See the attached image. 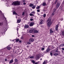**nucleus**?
<instances>
[{"instance_id":"1","label":"nucleus","mask_w":64,"mask_h":64,"mask_svg":"<svg viewBox=\"0 0 64 64\" xmlns=\"http://www.w3.org/2000/svg\"><path fill=\"white\" fill-rule=\"evenodd\" d=\"M4 19L5 20V21L4 22V25H5V27L4 28V30H2V31L0 32V33L1 34H3V33L5 31H6L7 30L8 28V24H7V20H6V18H4Z\"/></svg>"},{"instance_id":"2","label":"nucleus","mask_w":64,"mask_h":64,"mask_svg":"<svg viewBox=\"0 0 64 64\" xmlns=\"http://www.w3.org/2000/svg\"><path fill=\"white\" fill-rule=\"evenodd\" d=\"M48 23V27H50L51 26V25L52 24V22H51V18H49L46 21Z\"/></svg>"},{"instance_id":"3","label":"nucleus","mask_w":64,"mask_h":64,"mask_svg":"<svg viewBox=\"0 0 64 64\" xmlns=\"http://www.w3.org/2000/svg\"><path fill=\"white\" fill-rule=\"evenodd\" d=\"M20 2L18 1L14 2L12 4V6H18L20 5Z\"/></svg>"},{"instance_id":"4","label":"nucleus","mask_w":64,"mask_h":64,"mask_svg":"<svg viewBox=\"0 0 64 64\" xmlns=\"http://www.w3.org/2000/svg\"><path fill=\"white\" fill-rule=\"evenodd\" d=\"M34 41V40L33 38H30L29 41V42H33Z\"/></svg>"},{"instance_id":"5","label":"nucleus","mask_w":64,"mask_h":64,"mask_svg":"<svg viewBox=\"0 0 64 64\" xmlns=\"http://www.w3.org/2000/svg\"><path fill=\"white\" fill-rule=\"evenodd\" d=\"M34 31V29H32L31 30H29V32L30 33H32Z\"/></svg>"},{"instance_id":"6","label":"nucleus","mask_w":64,"mask_h":64,"mask_svg":"<svg viewBox=\"0 0 64 64\" xmlns=\"http://www.w3.org/2000/svg\"><path fill=\"white\" fill-rule=\"evenodd\" d=\"M60 3H58L56 5V7L57 9L59 7V6H60Z\"/></svg>"},{"instance_id":"7","label":"nucleus","mask_w":64,"mask_h":64,"mask_svg":"<svg viewBox=\"0 0 64 64\" xmlns=\"http://www.w3.org/2000/svg\"><path fill=\"white\" fill-rule=\"evenodd\" d=\"M58 27H59V26H58V25H56V26L55 29L56 31L58 30Z\"/></svg>"},{"instance_id":"8","label":"nucleus","mask_w":64,"mask_h":64,"mask_svg":"<svg viewBox=\"0 0 64 64\" xmlns=\"http://www.w3.org/2000/svg\"><path fill=\"white\" fill-rule=\"evenodd\" d=\"M34 23L33 22H32L30 23V26H32L34 25Z\"/></svg>"},{"instance_id":"9","label":"nucleus","mask_w":64,"mask_h":64,"mask_svg":"<svg viewBox=\"0 0 64 64\" xmlns=\"http://www.w3.org/2000/svg\"><path fill=\"white\" fill-rule=\"evenodd\" d=\"M50 33H53V29L50 28Z\"/></svg>"},{"instance_id":"10","label":"nucleus","mask_w":64,"mask_h":64,"mask_svg":"<svg viewBox=\"0 0 64 64\" xmlns=\"http://www.w3.org/2000/svg\"><path fill=\"white\" fill-rule=\"evenodd\" d=\"M36 60H38V59H39V57L38 56H36Z\"/></svg>"},{"instance_id":"11","label":"nucleus","mask_w":64,"mask_h":64,"mask_svg":"<svg viewBox=\"0 0 64 64\" xmlns=\"http://www.w3.org/2000/svg\"><path fill=\"white\" fill-rule=\"evenodd\" d=\"M33 32L34 33H38V31L37 30H34V31Z\"/></svg>"},{"instance_id":"12","label":"nucleus","mask_w":64,"mask_h":64,"mask_svg":"<svg viewBox=\"0 0 64 64\" xmlns=\"http://www.w3.org/2000/svg\"><path fill=\"white\" fill-rule=\"evenodd\" d=\"M43 21L42 19H41L40 20V24H43Z\"/></svg>"},{"instance_id":"13","label":"nucleus","mask_w":64,"mask_h":64,"mask_svg":"<svg viewBox=\"0 0 64 64\" xmlns=\"http://www.w3.org/2000/svg\"><path fill=\"white\" fill-rule=\"evenodd\" d=\"M59 54L58 53H55L54 54V56H58V55H59Z\"/></svg>"},{"instance_id":"14","label":"nucleus","mask_w":64,"mask_h":64,"mask_svg":"<svg viewBox=\"0 0 64 64\" xmlns=\"http://www.w3.org/2000/svg\"><path fill=\"white\" fill-rule=\"evenodd\" d=\"M29 27V26L28 25H26L24 26L25 28H28Z\"/></svg>"},{"instance_id":"15","label":"nucleus","mask_w":64,"mask_h":64,"mask_svg":"<svg viewBox=\"0 0 64 64\" xmlns=\"http://www.w3.org/2000/svg\"><path fill=\"white\" fill-rule=\"evenodd\" d=\"M30 58L31 59H33L34 58V56H30Z\"/></svg>"},{"instance_id":"16","label":"nucleus","mask_w":64,"mask_h":64,"mask_svg":"<svg viewBox=\"0 0 64 64\" xmlns=\"http://www.w3.org/2000/svg\"><path fill=\"white\" fill-rule=\"evenodd\" d=\"M13 60L12 59L10 61L9 63H13Z\"/></svg>"},{"instance_id":"17","label":"nucleus","mask_w":64,"mask_h":64,"mask_svg":"<svg viewBox=\"0 0 64 64\" xmlns=\"http://www.w3.org/2000/svg\"><path fill=\"white\" fill-rule=\"evenodd\" d=\"M42 6H44L46 5V3L45 2H43L42 4Z\"/></svg>"},{"instance_id":"18","label":"nucleus","mask_w":64,"mask_h":64,"mask_svg":"<svg viewBox=\"0 0 64 64\" xmlns=\"http://www.w3.org/2000/svg\"><path fill=\"white\" fill-rule=\"evenodd\" d=\"M3 23H4L3 22H2V23L0 22V26H2V25H3Z\"/></svg>"},{"instance_id":"19","label":"nucleus","mask_w":64,"mask_h":64,"mask_svg":"<svg viewBox=\"0 0 64 64\" xmlns=\"http://www.w3.org/2000/svg\"><path fill=\"white\" fill-rule=\"evenodd\" d=\"M34 5L32 4H30L29 6L30 7H32L33 6H34Z\"/></svg>"},{"instance_id":"20","label":"nucleus","mask_w":64,"mask_h":64,"mask_svg":"<svg viewBox=\"0 0 64 64\" xmlns=\"http://www.w3.org/2000/svg\"><path fill=\"white\" fill-rule=\"evenodd\" d=\"M18 60H17V59L15 58L14 59V61H15L16 62H18Z\"/></svg>"},{"instance_id":"21","label":"nucleus","mask_w":64,"mask_h":64,"mask_svg":"<svg viewBox=\"0 0 64 64\" xmlns=\"http://www.w3.org/2000/svg\"><path fill=\"white\" fill-rule=\"evenodd\" d=\"M43 17L44 18H46V14H44L43 15Z\"/></svg>"},{"instance_id":"22","label":"nucleus","mask_w":64,"mask_h":64,"mask_svg":"<svg viewBox=\"0 0 64 64\" xmlns=\"http://www.w3.org/2000/svg\"><path fill=\"white\" fill-rule=\"evenodd\" d=\"M7 49L8 50H10L11 49V48L9 47H7Z\"/></svg>"},{"instance_id":"23","label":"nucleus","mask_w":64,"mask_h":64,"mask_svg":"<svg viewBox=\"0 0 64 64\" xmlns=\"http://www.w3.org/2000/svg\"><path fill=\"white\" fill-rule=\"evenodd\" d=\"M17 22L18 23H20V22H21V20H17Z\"/></svg>"},{"instance_id":"24","label":"nucleus","mask_w":64,"mask_h":64,"mask_svg":"<svg viewBox=\"0 0 64 64\" xmlns=\"http://www.w3.org/2000/svg\"><path fill=\"white\" fill-rule=\"evenodd\" d=\"M62 36H64V31H63L62 34Z\"/></svg>"},{"instance_id":"25","label":"nucleus","mask_w":64,"mask_h":64,"mask_svg":"<svg viewBox=\"0 0 64 64\" xmlns=\"http://www.w3.org/2000/svg\"><path fill=\"white\" fill-rule=\"evenodd\" d=\"M35 7H36V6H32V9H35Z\"/></svg>"},{"instance_id":"26","label":"nucleus","mask_w":64,"mask_h":64,"mask_svg":"<svg viewBox=\"0 0 64 64\" xmlns=\"http://www.w3.org/2000/svg\"><path fill=\"white\" fill-rule=\"evenodd\" d=\"M60 46L61 47H63V46H64V44H61L60 45Z\"/></svg>"},{"instance_id":"27","label":"nucleus","mask_w":64,"mask_h":64,"mask_svg":"<svg viewBox=\"0 0 64 64\" xmlns=\"http://www.w3.org/2000/svg\"><path fill=\"white\" fill-rule=\"evenodd\" d=\"M50 49H49V48H47L46 50V51L47 52H49V51H50Z\"/></svg>"},{"instance_id":"28","label":"nucleus","mask_w":64,"mask_h":64,"mask_svg":"<svg viewBox=\"0 0 64 64\" xmlns=\"http://www.w3.org/2000/svg\"><path fill=\"white\" fill-rule=\"evenodd\" d=\"M32 63H33L34 64L35 63V61L32 60Z\"/></svg>"},{"instance_id":"29","label":"nucleus","mask_w":64,"mask_h":64,"mask_svg":"<svg viewBox=\"0 0 64 64\" xmlns=\"http://www.w3.org/2000/svg\"><path fill=\"white\" fill-rule=\"evenodd\" d=\"M47 63V62H45L44 61L43 62V64H46Z\"/></svg>"},{"instance_id":"30","label":"nucleus","mask_w":64,"mask_h":64,"mask_svg":"<svg viewBox=\"0 0 64 64\" xmlns=\"http://www.w3.org/2000/svg\"><path fill=\"white\" fill-rule=\"evenodd\" d=\"M30 16H34V14H30Z\"/></svg>"},{"instance_id":"31","label":"nucleus","mask_w":64,"mask_h":64,"mask_svg":"<svg viewBox=\"0 0 64 64\" xmlns=\"http://www.w3.org/2000/svg\"><path fill=\"white\" fill-rule=\"evenodd\" d=\"M13 14H14V15H17V14L16 13V12L15 11L14 12Z\"/></svg>"},{"instance_id":"32","label":"nucleus","mask_w":64,"mask_h":64,"mask_svg":"<svg viewBox=\"0 0 64 64\" xmlns=\"http://www.w3.org/2000/svg\"><path fill=\"white\" fill-rule=\"evenodd\" d=\"M56 52H58V53H60V52H59L58 51V50H56Z\"/></svg>"},{"instance_id":"33","label":"nucleus","mask_w":64,"mask_h":64,"mask_svg":"<svg viewBox=\"0 0 64 64\" xmlns=\"http://www.w3.org/2000/svg\"><path fill=\"white\" fill-rule=\"evenodd\" d=\"M40 8V7H39V6H38L36 7V9H39Z\"/></svg>"},{"instance_id":"34","label":"nucleus","mask_w":64,"mask_h":64,"mask_svg":"<svg viewBox=\"0 0 64 64\" xmlns=\"http://www.w3.org/2000/svg\"><path fill=\"white\" fill-rule=\"evenodd\" d=\"M54 14H55V13H54V12H52V16H53V15H54Z\"/></svg>"},{"instance_id":"35","label":"nucleus","mask_w":64,"mask_h":64,"mask_svg":"<svg viewBox=\"0 0 64 64\" xmlns=\"http://www.w3.org/2000/svg\"><path fill=\"white\" fill-rule=\"evenodd\" d=\"M55 11H56V9H54L53 10V12H55Z\"/></svg>"},{"instance_id":"36","label":"nucleus","mask_w":64,"mask_h":64,"mask_svg":"<svg viewBox=\"0 0 64 64\" xmlns=\"http://www.w3.org/2000/svg\"><path fill=\"white\" fill-rule=\"evenodd\" d=\"M19 39H17L16 40V42H18V41H19Z\"/></svg>"},{"instance_id":"37","label":"nucleus","mask_w":64,"mask_h":64,"mask_svg":"<svg viewBox=\"0 0 64 64\" xmlns=\"http://www.w3.org/2000/svg\"><path fill=\"white\" fill-rule=\"evenodd\" d=\"M50 55L51 56H52V55H53V54H52L51 52H50Z\"/></svg>"},{"instance_id":"38","label":"nucleus","mask_w":64,"mask_h":64,"mask_svg":"<svg viewBox=\"0 0 64 64\" xmlns=\"http://www.w3.org/2000/svg\"><path fill=\"white\" fill-rule=\"evenodd\" d=\"M32 14H35V12L34 11H33V12H32Z\"/></svg>"},{"instance_id":"39","label":"nucleus","mask_w":64,"mask_h":64,"mask_svg":"<svg viewBox=\"0 0 64 64\" xmlns=\"http://www.w3.org/2000/svg\"><path fill=\"white\" fill-rule=\"evenodd\" d=\"M27 44H31V43L30 42H28Z\"/></svg>"},{"instance_id":"40","label":"nucleus","mask_w":64,"mask_h":64,"mask_svg":"<svg viewBox=\"0 0 64 64\" xmlns=\"http://www.w3.org/2000/svg\"><path fill=\"white\" fill-rule=\"evenodd\" d=\"M21 39H23V36H21V37H20Z\"/></svg>"},{"instance_id":"41","label":"nucleus","mask_w":64,"mask_h":64,"mask_svg":"<svg viewBox=\"0 0 64 64\" xmlns=\"http://www.w3.org/2000/svg\"><path fill=\"white\" fill-rule=\"evenodd\" d=\"M63 18H60V20H61V21H62V20H63Z\"/></svg>"},{"instance_id":"42","label":"nucleus","mask_w":64,"mask_h":64,"mask_svg":"<svg viewBox=\"0 0 64 64\" xmlns=\"http://www.w3.org/2000/svg\"><path fill=\"white\" fill-rule=\"evenodd\" d=\"M44 49H45L44 48H42V50H44Z\"/></svg>"},{"instance_id":"43","label":"nucleus","mask_w":64,"mask_h":64,"mask_svg":"<svg viewBox=\"0 0 64 64\" xmlns=\"http://www.w3.org/2000/svg\"><path fill=\"white\" fill-rule=\"evenodd\" d=\"M19 42H20V43H21V42H22V40H20L19 41Z\"/></svg>"},{"instance_id":"44","label":"nucleus","mask_w":64,"mask_h":64,"mask_svg":"<svg viewBox=\"0 0 64 64\" xmlns=\"http://www.w3.org/2000/svg\"><path fill=\"white\" fill-rule=\"evenodd\" d=\"M57 0H56V2H55V3H54V4H56V3H57Z\"/></svg>"},{"instance_id":"45","label":"nucleus","mask_w":64,"mask_h":64,"mask_svg":"<svg viewBox=\"0 0 64 64\" xmlns=\"http://www.w3.org/2000/svg\"><path fill=\"white\" fill-rule=\"evenodd\" d=\"M37 12H40V10H37Z\"/></svg>"},{"instance_id":"46","label":"nucleus","mask_w":64,"mask_h":64,"mask_svg":"<svg viewBox=\"0 0 64 64\" xmlns=\"http://www.w3.org/2000/svg\"><path fill=\"white\" fill-rule=\"evenodd\" d=\"M22 15H24V12H23L22 14Z\"/></svg>"},{"instance_id":"47","label":"nucleus","mask_w":64,"mask_h":64,"mask_svg":"<svg viewBox=\"0 0 64 64\" xmlns=\"http://www.w3.org/2000/svg\"><path fill=\"white\" fill-rule=\"evenodd\" d=\"M30 20V21H32V20H33V19L32 18H31Z\"/></svg>"},{"instance_id":"48","label":"nucleus","mask_w":64,"mask_h":64,"mask_svg":"<svg viewBox=\"0 0 64 64\" xmlns=\"http://www.w3.org/2000/svg\"><path fill=\"white\" fill-rule=\"evenodd\" d=\"M22 2H25V0H23Z\"/></svg>"},{"instance_id":"49","label":"nucleus","mask_w":64,"mask_h":64,"mask_svg":"<svg viewBox=\"0 0 64 64\" xmlns=\"http://www.w3.org/2000/svg\"><path fill=\"white\" fill-rule=\"evenodd\" d=\"M5 61H6L7 60V58H6L5 60Z\"/></svg>"},{"instance_id":"50","label":"nucleus","mask_w":64,"mask_h":64,"mask_svg":"<svg viewBox=\"0 0 64 64\" xmlns=\"http://www.w3.org/2000/svg\"><path fill=\"white\" fill-rule=\"evenodd\" d=\"M23 4H24V5H25V4H26V3H25V2H24V3H23Z\"/></svg>"},{"instance_id":"51","label":"nucleus","mask_w":64,"mask_h":64,"mask_svg":"<svg viewBox=\"0 0 64 64\" xmlns=\"http://www.w3.org/2000/svg\"><path fill=\"white\" fill-rule=\"evenodd\" d=\"M62 50H64V48H62Z\"/></svg>"},{"instance_id":"52","label":"nucleus","mask_w":64,"mask_h":64,"mask_svg":"<svg viewBox=\"0 0 64 64\" xmlns=\"http://www.w3.org/2000/svg\"><path fill=\"white\" fill-rule=\"evenodd\" d=\"M32 37H34V35H32Z\"/></svg>"},{"instance_id":"53","label":"nucleus","mask_w":64,"mask_h":64,"mask_svg":"<svg viewBox=\"0 0 64 64\" xmlns=\"http://www.w3.org/2000/svg\"><path fill=\"white\" fill-rule=\"evenodd\" d=\"M17 32H18V29L17 28Z\"/></svg>"},{"instance_id":"54","label":"nucleus","mask_w":64,"mask_h":64,"mask_svg":"<svg viewBox=\"0 0 64 64\" xmlns=\"http://www.w3.org/2000/svg\"><path fill=\"white\" fill-rule=\"evenodd\" d=\"M34 64H38V63H35Z\"/></svg>"},{"instance_id":"55","label":"nucleus","mask_w":64,"mask_h":64,"mask_svg":"<svg viewBox=\"0 0 64 64\" xmlns=\"http://www.w3.org/2000/svg\"><path fill=\"white\" fill-rule=\"evenodd\" d=\"M14 40H15V39H14V40H13L12 41H14Z\"/></svg>"},{"instance_id":"56","label":"nucleus","mask_w":64,"mask_h":64,"mask_svg":"<svg viewBox=\"0 0 64 64\" xmlns=\"http://www.w3.org/2000/svg\"><path fill=\"white\" fill-rule=\"evenodd\" d=\"M44 11H46V10H44Z\"/></svg>"},{"instance_id":"57","label":"nucleus","mask_w":64,"mask_h":64,"mask_svg":"<svg viewBox=\"0 0 64 64\" xmlns=\"http://www.w3.org/2000/svg\"><path fill=\"white\" fill-rule=\"evenodd\" d=\"M40 60H42V58H40Z\"/></svg>"},{"instance_id":"58","label":"nucleus","mask_w":64,"mask_h":64,"mask_svg":"<svg viewBox=\"0 0 64 64\" xmlns=\"http://www.w3.org/2000/svg\"><path fill=\"white\" fill-rule=\"evenodd\" d=\"M0 12H1V10H0Z\"/></svg>"},{"instance_id":"59","label":"nucleus","mask_w":64,"mask_h":64,"mask_svg":"<svg viewBox=\"0 0 64 64\" xmlns=\"http://www.w3.org/2000/svg\"><path fill=\"white\" fill-rule=\"evenodd\" d=\"M16 18H17V16H16Z\"/></svg>"},{"instance_id":"60","label":"nucleus","mask_w":64,"mask_h":64,"mask_svg":"<svg viewBox=\"0 0 64 64\" xmlns=\"http://www.w3.org/2000/svg\"><path fill=\"white\" fill-rule=\"evenodd\" d=\"M17 34H18V32H17Z\"/></svg>"},{"instance_id":"61","label":"nucleus","mask_w":64,"mask_h":64,"mask_svg":"<svg viewBox=\"0 0 64 64\" xmlns=\"http://www.w3.org/2000/svg\"><path fill=\"white\" fill-rule=\"evenodd\" d=\"M27 47H28V46H27Z\"/></svg>"},{"instance_id":"62","label":"nucleus","mask_w":64,"mask_h":64,"mask_svg":"<svg viewBox=\"0 0 64 64\" xmlns=\"http://www.w3.org/2000/svg\"><path fill=\"white\" fill-rule=\"evenodd\" d=\"M41 26V27H42V26Z\"/></svg>"}]
</instances>
